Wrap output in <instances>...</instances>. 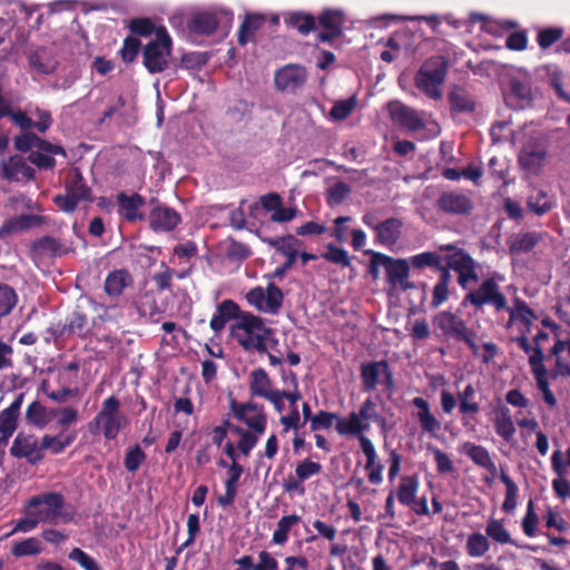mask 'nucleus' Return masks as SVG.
Listing matches in <instances>:
<instances>
[{
  "label": "nucleus",
  "instance_id": "1",
  "mask_svg": "<svg viewBox=\"0 0 570 570\" xmlns=\"http://www.w3.org/2000/svg\"><path fill=\"white\" fill-rule=\"evenodd\" d=\"M63 505L65 499L60 492H45L31 497L24 507L26 517L18 520L7 537L17 532H30L39 523L57 524L60 518L63 523L70 522L72 514L62 513Z\"/></svg>",
  "mask_w": 570,
  "mask_h": 570
},
{
  "label": "nucleus",
  "instance_id": "2",
  "mask_svg": "<svg viewBox=\"0 0 570 570\" xmlns=\"http://www.w3.org/2000/svg\"><path fill=\"white\" fill-rule=\"evenodd\" d=\"M445 266L440 272L439 279L433 287L431 307L438 308L449 299V287L452 279L450 271L458 274V284L462 289H468L471 283H478V263L464 249H458L454 254L444 257Z\"/></svg>",
  "mask_w": 570,
  "mask_h": 570
},
{
  "label": "nucleus",
  "instance_id": "3",
  "mask_svg": "<svg viewBox=\"0 0 570 570\" xmlns=\"http://www.w3.org/2000/svg\"><path fill=\"white\" fill-rule=\"evenodd\" d=\"M230 334L246 352L265 354L269 342L277 344L274 330L266 326L262 317L250 312H245L240 321L232 324Z\"/></svg>",
  "mask_w": 570,
  "mask_h": 570
},
{
  "label": "nucleus",
  "instance_id": "4",
  "mask_svg": "<svg viewBox=\"0 0 570 570\" xmlns=\"http://www.w3.org/2000/svg\"><path fill=\"white\" fill-rule=\"evenodd\" d=\"M435 334L444 341L464 343L474 355L479 354L478 334L459 313L441 311L432 318Z\"/></svg>",
  "mask_w": 570,
  "mask_h": 570
},
{
  "label": "nucleus",
  "instance_id": "5",
  "mask_svg": "<svg viewBox=\"0 0 570 570\" xmlns=\"http://www.w3.org/2000/svg\"><path fill=\"white\" fill-rule=\"evenodd\" d=\"M462 305H470L476 312L482 311L484 306H491L495 312L507 311L510 314L509 323L514 320V312L508 305V298L494 277L484 278L475 288L469 287L462 299Z\"/></svg>",
  "mask_w": 570,
  "mask_h": 570
},
{
  "label": "nucleus",
  "instance_id": "6",
  "mask_svg": "<svg viewBox=\"0 0 570 570\" xmlns=\"http://www.w3.org/2000/svg\"><path fill=\"white\" fill-rule=\"evenodd\" d=\"M371 254V261L368 264V274L373 279H377L380 275V268H384L386 274L387 283L395 287L400 286L403 291L413 288L407 278L410 275V266L406 259L393 258L382 253L368 252Z\"/></svg>",
  "mask_w": 570,
  "mask_h": 570
},
{
  "label": "nucleus",
  "instance_id": "7",
  "mask_svg": "<svg viewBox=\"0 0 570 570\" xmlns=\"http://www.w3.org/2000/svg\"><path fill=\"white\" fill-rule=\"evenodd\" d=\"M448 61L443 56H433L419 69L415 76V86L432 99H440L441 85L445 80Z\"/></svg>",
  "mask_w": 570,
  "mask_h": 570
},
{
  "label": "nucleus",
  "instance_id": "8",
  "mask_svg": "<svg viewBox=\"0 0 570 570\" xmlns=\"http://www.w3.org/2000/svg\"><path fill=\"white\" fill-rule=\"evenodd\" d=\"M120 401L117 396L110 395L104 400L100 411L96 414L89 426L101 428L106 440H115L120 430L128 424V419L119 412Z\"/></svg>",
  "mask_w": 570,
  "mask_h": 570
},
{
  "label": "nucleus",
  "instance_id": "9",
  "mask_svg": "<svg viewBox=\"0 0 570 570\" xmlns=\"http://www.w3.org/2000/svg\"><path fill=\"white\" fill-rule=\"evenodd\" d=\"M171 45V38L166 28L160 26L157 30V38L142 49V63L150 73H158L167 69Z\"/></svg>",
  "mask_w": 570,
  "mask_h": 570
},
{
  "label": "nucleus",
  "instance_id": "10",
  "mask_svg": "<svg viewBox=\"0 0 570 570\" xmlns=\"http://www.w3.org/2000/svg\"><path fill=\"white\" fill-rule=\"evenodd\" d=\"M229 407L234 417L246 424L250 432L263 434L267 426L264 405L256 402H237L230 399Z\"/></svg>",
  "mask_w": 570,
  "mask_h": 570
},
{
  "label": "nucleus",
  "instance_id": "11",
  "mask_svg": "<svg viewBox=\"0 0 570 570\" xmlns=\"http://www.w3.org/2000/svg\"><path fill=\"white\" fill-rule=\"evenodd\" d=\"M361 379L366 392L374 391L379 385H382L390 393L394 390L393 373L386 361L363 363L361 365Z\"/></svg>",
  "mask_w": 570,
  "mask_h": 570
},
{
  "label": "nucleus",
  "instance_id": "12",
  "mask_svg": "<svg viewBox=\"0 0 570 570\" xmlns=\"http://www.w3.org/2000/svg\"><path fill=\"white\" fill-rule=\"evenodd\" d=\"M10 455L16 459H23L30 465H37L45 459L41 440L32 433L20 431L12 442Z\"/></svg>",
  "mask_w": 570,
  "mask_h": 570
},
{
  "label": "nucleus",
  "instance_id": "13",
  "mask_svg": "<svg viewBox=\"0 0 570 570\" xmlns=\"http://www.w3.org/2000/svg\"><path fill=\"white\" fill-rule=\"evenodd\" d=\"M435 207L440 213L445 215L469 216L474 209V203L466 193L446 190L439 195Z\"/></svg>",
  "mask_w": 570,
  "mask_h": 570
},
{
  "label": "nucleus",
  "instance_id": "14",
  "mask_svg": "<svg viewBox=\"0 0 570 570\" xmlns=\"http://www.w3.org/2000/svg\"><path fill=\"white\" fill-rule=\"evenodd\" d=\"M70 252H73L71 244L49 235L36 238L29 246V256L33 262L61 257Z\"/></svg>",
  "mask_w": 570,
  "mask_h": 570
},
{
  "label": "nucleus",
  "instance_id": "15",
  "mask_svg": "<svg viewBox=\"0 0 570 570\" xmlns=\"http://www.w3.org/2000/svg\"><path fill=\"white\" fill-rule=\"evenodd\" d=\"M307 80V70L297 63H287L277 69L274 75L275 87L278 91L295 94L303 88Z\"/></svg>",
  "mask_w": 570,
  "mask_h": 570
},
{
  "label": "nucleus",
  "instance_id": "16",
  "mask_svg": "<svg viewBox=\"0 0 570 570\" xmlns=\"http://www.w3.org/2000/svg\"><path fill=\"white\" fill-rule=\"evenodd\" d=\"M150 204L154 207L148 215V220L154 232H171L181 223L180 214L174 208L160 204L157 198H151Z\"/></svg>",
  "mask_w": 570,
  "mask_h": 570
},
{
  "label": "nucleus",
  "instance_id": "17",
  "mask_svg": "<svg viewBox=\"0 0 570 570\" xmlns=\"http://www.w3.org/2000/svg\"><path fill=\"white\" fill-rule=\"evenodd\" d=\"M56 337L76 335L85 338L91 331L87 314L77 306L66 318L65 324H57L48 328Z\"/></svg>",
  "mask_w": 570,
  "mask_h": 570
},
{
  "label": "nucleus",
  "instance_id": "18",
  "mask_svg": "<svg viewBox=\"0 0 570 570\" xmlns=\"http://www.w3.org/2000/svg\"><path fill=\"white\" fill-rule=\"evenodd\" d=\"M345 21L344 12L340 9L326 8L322 10L316 19V27L322 31L316 36L320 42H332L342 35Z\"/></svg>",
  "mask_w": 570,
  "mask_h": 570
},
{
  "label": "nucleus",
  "instance_id": "19",
  "mask_svg": "<svg viewBox=\"0 0 570 570\" xmlns=\"http://www.w3.org/2000/svg\"><path fill=\"white\" fill-rule=\"evenodd\" d=\"M118 215L128 223L142 222L146 219L141 210L146 205V199L138 193L127 195L121 191L116 196Z\"/></svg>",
  "mask_w": 570,
  "mask_h": 570
},
{
  "label": "nucleus",
  "instance_id": "20",
  "mask_svg": "<svg viewBox=\"0 0 570 570\" xmlns=\"http://www.w3.org/2000/svg\"><path fill=\"white\" fill-rule=\"evenodd\" d=\"M390 116L394 124L409 131H416L425 127L424 120L419 114L400 101L387 105Z\"/></svg>",
  "mask_w": 570,
  "mask_h": 570
},
{
  "label": "nucleus",
  "instance_id": "21",
  "mask_svg": "<svg viewBox=\"0 0 570 570\" xmlns=\"http://www.w3.org/2000/svg\"><path fill=\"white\" fill-rule=\"evenodd\" d=\"M36 170L27 164L22 156L13 155L0 163V177L7 181L35 179Z\"/></svg>",
  "mask_w": 570,
  "mask_h": 570
},
{
  "label": "nucleus",
  "instance_id": "22",
  "mask_svg": "<svg viewBox=\"0 0 570 570\" xmlns=\"http://www.w3.org/2000/svg\"><path fill=\"white\" fill-rule=\"evenodd\" d=\"M297 243L298 240L292 235L279 237L269 242V244L275 247L277 252L286 257V262L273 272L271 275L272 278H283L284 275L293 267L298 255L296 248Z\"/></svg>",
  "mask_w": 570,
  "mask_h": 570
},
{
  "label": "nucleus",
  "instance_id": "23",
  "mask_svg": "<svg viewBox=\"0 0 570 570\" xmlns=\"http://www.w3.org/2000/svg\"><path fill=\"white\" fill-rule=\"evenodd\" d=\"M243 312L239 305L233 299H224L217 305L216 312L213 315L209 326L215 333H220L227 322L232 320L240 321Z\"/></svg>",
  "mask_w": 570,
  "mask_h": 570
},
{
  "label": "nucleus",
  "instance_id": "24",
  "mask_svg": "<svg viewBox=\"0 0 570 570\" xmlns=\"http://www.w3.org/2000/svg\"><path fill=\"white\" fill-rule=\"evenodd\" d=\"M43 217L35 214H21L6 220L0 226V237H6L11 234L22 233L30 228L42 225Z\"/></svg>",
  "mask_w": 570,
  "mask_h": 570
},
{
  "label": "nucleus",
  "instance_id": "25",
  "mask_svg": "<svg viewBox=\"0 0 570 570\" xmlns=\"http://www.w3.org/2000/svg\"><path fill=\"white\" fill-rule=\"evenodd\" d=\"M358 443L366 456L365 470L367 471L368 481L372 484L381 483L383 465L376 461V452L371 440L358 433Z\"/></svg>",
  "mask_w": 570,
  "mask_h": 570
},
{
  "label": "nucleus",
  "instance_id": "26",
  "mask_svg": "<svg viewBox=\"0 0 570 570\" xmlns=\"http://www.w3.org/2000/svg\"><path fill=\"white\" fill-rule=\"evenodd\" d=\"M373 227L376 233V240L384 246L391 247L401 237L403 222L399 218H387Z\"/></svg>",
  "mask_w": 570,
  "mask_h": 570
},
{
  "label": "nucleus",
  "instance_id": "27",
  "mask_svg": "<svg viewBox=\"0 0 570 570\" xmlns=\"http://www.w3.org/2000/svg\"><path fill=\"white\" fill-rule=\"evenodd\" d=\"M412 404L417 409L416 419L423 432L435 436L441 430V422L431 413L429 402L421 396H416L412 400Z\"/></svg>",
  "mask_w": 570,
  "mask_h": 570
},
{
  "label": "nucleus",
  "instance_id": "28",
  "mask_svg": "<svg viewBox=\"0 0 570 570\" xmlns=\"http://www.w3.org/2000/svg\"><path fill=\"white\" fill-rule=\"evenodd\" d=\"M132 283V276L127 269H115L107 275L104 291L109 297H119Z\"/></svg>",
  "mask_w": 570,
  "mask_h": 570
},
{
  "label": "nucleus",
  "instance_id": "29",
  "mask_svg": "<svg viewBox=\"0 0 570 570\" xmlns=\"http://www.w3.org/2000/svg\"><path fill=\"white\" fill-rule=\"evenodd\" d=\"M547 158V149L535 144L527 145L519 155L520 166L529 171L537 173L543 166Z\"/></svg>",
  "mask_w": 570,
  "mask_h": 570
},
{
  "label": "nucleus",
  "instance_id": "30",
  "mask_svg": "<svg viewBox=\"0 0 570 570\" xmlns=\"http://www.w3.org/2000/svg\"><path fill=\"white\" fill-rule=\"evenodd\" d=\"M493 413V425L495 433L505 442H510L517 431L510 409L507 405H499L494 409Z\"/></svg>",
  "mask_w": 570,
  "mask_h": 570
},
{
  "label": "nucleus",
  "instance_id": "31",
  "mask_svg": "<svg viewBox=\"0 0 570 570\" xmlns=\"http://www.w3.org/2000/svg\"><path fill=\"white\" fill-rule=\"evenodd\" d=\"M26 422L43 430L55 419L53 407H47L39 401L31 402L26 410Z\"/></svg>",
  "mask_w": 570,
  "mask_h": 570
},
{
  "label": "nucleus",
  "instance_id": "32",
  "mask_svg": "<svg viewBox=\"0 0 570 570\" xmlns=\"http://www.w3.org/2000/svg\"><path fill=\"white\" fill-rule=\"evenodd\" d=\"M65 191L69 193L77 202H92V190L88 186L81 171L76 169L65 183Z\"/></svg>",
  "mask_w": 570,
  "mask_h": 570
},
{
  "label": "nucleus",
  "instance_id": "33",
  "mask_svg": "<svg viewBox=\"0 0 570 570\" xmlns=\"http://www.w3.org/2000/svg\"><path fill=\"white\" fill-rule=\"evenodd\" d=\"M77 438L76 431L66 433L60 431L56 435L45 434L41 440L42 453L50 451L52 454L62 453L68 446H70Z\"/></svg>",
  "mask_w": 570,
  "mask_h": 570
},
{
  "label": "nucleus",
  "instance_id": "34",
  "mask_svg": "<svg viewBox=\"0 0 570 570\" xmlns=\"http://www.w3.org/2000/svg\"><path fill=\"white\" fill-rule=\"evenodd\" d=\"M420 487L417 474L402 475L396 490H394L397 501L405 507L414 502Z\"/></svg>",
  "mask_w": 570,
  "mask_h": 570
},
{
  "label": "nucleus",
  "instance_id": "35",
  "mask_svg": "<svg viewBox=\"0 0 570 570\" xmlns=\"http://www.w3.org/2000/svg\"><path fill=\"white\" fill-rule=\"evenodd\" d=\"M218 19L214 13L200 12L194 14L187 22V27L191 33L213 35L218 28Z\"/></svg>",
  "mask_w": 570,
  "mask_h": 570
},
{
  "label": "nucleus",
  "instance_id": "36",
  "mask_svg": "<svg viewBox=\"0 0 570 570\" xmlns=\"http://www.w3.org/2000/svg\"><path fill=\"white\" fill-rule=\"evenodd\" d=\"M284 22L288 28L296 29L303 36L316 30V18L304 11L288 12L284 16Z\"/></svg>",
  "mask_w": 570,
  "mask_h": 570
},
{
  "label": "nucleus",
  "instance_id": "37",
  "mask_svg": "<svg viewBox=\"0 0 570 570\" xmlns=\"http://www.w3.org/2000/svg\"><path fill=\"white\" fill-rule=\"evenodd\" d=\"M543 360L544 354H541L539 348L535 351V354L529 355V365L534 376L537 389L541 392V394H543L544 391L551 390L548 380V371Z\"/></svg>",
  "mask_w": 570,
  "mask_h": 570
},
{
  "label": "nucleus",
  "instance_id": "38",
  "mask_svg": "<svg viewBox=\"0 0 570 570\" xmlns=\"http://www.w3.org/2000/svg\"><path fill=\"white\" fill-rule=\"evenodd\" d=\"M465 454L474 464L489 471L492 475L497 473V465L492 460L489 451L482 446L471 442L465 443Z\"/></svg>",
  "mask_w": 570,
  "mask_h": 570
},
{
  "label": "nucleus",
  "instance_id": "39",
  "mask_svg": "<svg viewBox=\"0 0 570 570\" xmlns=\"http://www.w3.org/2000/svg\"><path fill=\"white\" fill-rule=\"evenodd\" d=\"M543 235L538 232H524L514 235L510 243V252L512 254L529 253L531 252L541 240Z\"/></svg>",
  "mask_w": 570,
  "mask_h": 570
},
{
  "label": "nucleus",
  "instance_id": "40",
  "mask_svg": "<svg viewBox=\"0 0 570 570\" xmlns=\"http://www.w3.org/2000/svg\"><path fill=\"white\" fill-rule=\"evenodd\" d=\"M264 20L259 13H247L238 29V43L245 46L253 41L255 32L263 26Z\"/></svg>",
  "mask_w": 570,
  "mask_h": 570
},
{
  "label": "nucleus",
  "instance_id": "41",
  "mask_svg": "<svg viewBox=\"0 0 570 570\" xmlns=\"http://www.w3.org/2000/svg\"><path fill=\"white\" fill-rule=\"evenodd\" d=\"M272 390V381L264 368L259 367L252 371L249 376V392L252 396L265 399Z\"/></svg>",
  "mask_w": 570,
  "mask_h": 570
},
{
  "label": "nucleus",
  "instance_id": "42",
  "mask_svg": "<svg viewBox=\"0 0 570 570\" xmlns=\"http://www.w3.org/2000/svg\"><path fill=\"white\" fill-rule=\"evenodd\" d=\"M490 548L491 542L487 534L472 532L466 538L465 552L470 558H481L490 551Z\"/></svg>",
  "mask_w": 570,
  "mask_h": 570
},
{
  "label": "nucleus",
  "instance_id": "43",
  "mask_svg": "<svg viewBox=\"0 0 570 570\" xmlns=\"http://www.w3.org/2000/svg\"><path fill=\"white\" fill-rule=\"evenodd\" d=\"M352 220V217L350 216H340L334 220V228L332 230V236L338 242V243H345L348 242L353 246L354 249H356V229L350 228L347 223Z\"/></svg>",
  "mask_w": 570,
  "mask_h": 570
},
{
  "label": "nucleus",
  "instance_id": "44",
  "mask_svg": "<svg viewBox=\"0 0 570 570\" xmlns=\"http://www.w3.org/2000/svg\"><path fill=\"white\" fill-rule=\"evenodd\" d=\"M449 102L451 110L455 112H473L475 110L474 100L462 87H455L449 94Z\"/></svg>",
  "mask_w": 570,
  "mask_h": 570
},
{
  "label": "nucleus",
  "instance_id": "45",
  "mask_svg": "<svg viewBox=\"0 0 570 570\" xmlns=\"http://www.w3.org/2000/svg\"><path fill=\"white\" fill-rule=\"evenodd\" d=\"M485 534L489 540H492L495 543L517 546L509 531L504 528L502 521L499 519L491 518L487 522Z\"/></svg>",
  "mask_w": 570,
  "mask_h": 570
},
{
  "label": "nucleus",
  "instance_id": "46",
  "mask_svg": "<svg viewBox=\"0 0 570 570\" xmlns=\"http://www.w3.org/2000/svg\"><path fill=\"white\" fill-rule=\"evenodd\" d=\"M301 517L297 514L284 515L277 522V527L273 533V542L283 546L288 540L291 529L301 522Z\"/></svg>",
  "mask_w": 570,
  "mask_h": 570
},
{
  "label": "nucleus",
  "instance_id": "47",
  "mask_svg": "<svg viewBox=\"0 0 570 570\" xmlns=\"http://www.w3.org/2000/svg\"><path fill=\"white\" fill-rule=\"evenodd\" d=\"M410 263L413 268L422 269L425 267L434 268L441 272L445 265L442 263V257L435 252H423L410 257Z\"/></svg>",
  "mask_w": 570,
  "mask_h": 570
},
{
  "label": "nucleus",
  "instance_id": "48",
  "mask_svg": "<svg viewBox=\"0 0 570 570\" xmlns=\"http://www.w3.org/2000/svg\"><path fill=\"white\" fill-rule=\"evenodd\" d=\"M283 291L273 282L265 289V313L276 315L283 305Z\"/></svg>",
  "mask_w": 570,
  "mask_h": 570
},
{
  "label": "nucleus",
  "instance_id": "49",
  "mask_svg": "<svg viewBox=\"0 0 570 570\" xmlns=\"http://www.w3.org/2000/svg\"><path fill=\"white\" fill-rule=\"evenodd\" d=\"M527 207L533 214L542 216L550 212L554 207V204L549 199L546 191L538 190L535 194L528 197Z\"/></svg>",
  "mask_w": 570,
  "mask_h": 570
},
{
  "label": "nucleus",
  "instance_id": "50",
  "mask_svg": "<svg viewBox=\"0 0 570 570\" xmlns=\"http://www.w3.org/2000/svg\"><path fill=\"white\" fill-rule=\"evenodd\" d=\"M475 394V389L472 384H468L464 390L459 393V412L462 415H473L480 412V404L472 401Z\"/></svg>",
  "mask_w": 570,
  "mask_h": 570
},
{
  "label": "nucleus",
  "instance_id": "51",
  "mask_svg": "<svg viewBox=\"0 0 570 570\" xmlns=\"http://www.w3.org/2000/svg\"><path fill=\"white\" fill-rule=\"evenodd\" d=\"M17 303L18 294L16 289L6 283H0V317L9 315Z\"/></svg>",
  "mask_w": 570,
  "mask_h": 570
},
{
  "label": "nucleus",
  "instance_id": "52",
  "mask_svg": "<svg viewBox=\"0 0 570 570\" xmlns=\"http://www.w3.org/2000/svg\"><path fill=\"white\" fill-rule=\"evenodd\" d=\"M564 30L561 27H547L539 29L537 42L541 49H548L562 39Z\"/></svg>",
  "mask_w": 570,
  "mask_h": 570
},
{
  "label": "nucleus",
  "instance_id": "53",
  "mask_svg": "<svg viewBox=\"0 0 570 570\" xmlns=\"http://www.w3.org/2000/svg\"><path fill=\"white\" fill-rule=\"evenodd\" d=\"M41 543L39 539L35 537L16 542L11 549L12 554L17 558L26 556H38L41 553Z\"/></svg>",
  "mask_w": 570,
  "mask_h": 570
},
{
  "label": "nucleus",
  "instance_id": "54",
  "mask_svg": "<svg viewBox=\"0 0 570 570\" xmlns=\"http://www.w3.org/2000/svg\"><path fill=\"white\" fill-rule=\"evenodd\" d=\"M55 419L57 417V426L60 431H65L69 425L75 424L79 420V412L76 407L63 406L53 407Z\"/></svg>",
  "mask_w": 570,
  "mask_h": 570
},
{
  "label": "nucleus",
  "instance_id": "55",
  "mask_svg": "<svg viewBox=\"0 0 570 570\" xmlns=\"http://www.w3.org/2000/svg\"><path fill=\"white\" fill-rule=\"evenodd\" d=\"M158 28L149 18H134L128 23L130 32L140 37H149L153 33L157 37Z\"/></svg>",
  "mask_w": 570,
  "mask_h": 570
},
{
  "label": "nucleus",
  "instance_id": "56",
  "mask_svg": "<svg viewBox=\"0 0 570 570\" xmlns=\"http://www.w3.org/2000/svg\"><path fill=\"white\" fill-rule=\"evenodd\" d=\"M321 256L327 262L341 267L351 266V257L348 256V253L345 249L335 246L334 244H328L326 246V252Z\"/></svg>",
  "mask_w": 570,
  "mask_h": 570
},
{
  "label": "nucleus",
  "instance_id": "57",
  "mask_svg": "<svg viewBox=\"0 0 570 570\" xmlns=\"http://www.w3.org/2000/svg\"><path fill=\"white\" fill-rule=\"evenodd\" d=\"M146 460V453L140 445L130 446L125 454L124 466L128 472H136Z\"/></svg>",
  "mask_w": 570,
  "mask_h": 570
},
{
  "label": "nucleus",
  "instance_id": "58",
  "mask_svg": "<svg viewBox=\"0 0 570 570\" xmlns=\"http://www.w3.org/2000/svg\"><path fill=\"white\" fill-rule=\"evenodd\" d=\"M356 106V94L352 95L346 100L337 101L330 111V117L333 120L346 119Z\"/></svg>",
  "mask_w": 570,
  "mask_h": 570
},
{
  "label": "nucleus",
  "instance_id": "59",
  "mask_svg": "<svg viewBox=\"0 0 570 570\" xmlns=\"http://www.w3.org/2000/svg\"><path fill=\"white\" fill-rule=\"evenodd\" d=\"M538 523L539 517L534 511V503L532 500H529L525 514L521 522L523 533L529 538H533L537 534Z\"/></svg>",
  "mask_w": 570,
  "mask_h": 570
},
{
  "label": "nucleus",
  "instance_id": "60",
  "mask_svg": "<svg viewBox=\"0 0 570 570\" xmlns=\"http://www.w3.org/2000/svg\"><path fill=\"white\" fill-rule=\"evenodd\" d=\"M351 193L350 186L344 181H337L332 185L326 193V200L330 206H336L344 202Z\"/></svg>",
  "mask_w": 570,
  "mask_h": 570
},
{
  "label": "nucleus",
  "instance_id": "61",
  "mask_svg": "<svg viewBox=\"0 0 570 570\" xmlns=\"http://www.w3.org/2000/svg\"><path fill=\"white\" fill-rule=\"evenodd\" d=\"M549 82L561 100L570 102V95L563 89V72L558 66L549 68Z\"/></svg>",
  "mask_w": 570,
  "mask_h": 570
},
{
  "label": "nucleus",
  "instance_id": "62",
  "mask_svg": "<svg viewBox=\"0 0 570 570\" xmlns=\"http://www.w3.org/2000/svg\"><path fill=\"white\" fill-rule=\"evenodd\" d=\"M140 47L141 42L139 39L132 36L126 37L122 43V48L120 49L121 59L126 63L132 62L136 59Z\"/></svg>",
  "mask_w": 570,
  "mask_h": 570
},
{
  "label": "nucleus",
  "instance_id": "63",
  "mask_svg": "<svg viewBox=\"0 0 570 570\" xmlns=\"http://www.w3.org/2000/svg\"><path fill=\"white\" fill-rule=\"evenodd\" d=\"M250 254H252V252L247 245H245L240 242H237L235 239H233L229 243V245L226 249V257L229 261H234V262H244L245 259H247L250 256Z\"/></svg>",
  "mask_w": 570,
  "mask_h": 570
},
{
  "label": "nucleus",
  "instance_id": "64",
  "mask_svg": "<svg viewBox=\"0 0 570 570\" xmlns=\"http://www.w3.org/2000/svg\"><path fill=\"white\" fill-rule=\"evenodd\" d=\"M69 559L78 562L85 570H100L95 559L80 548H73L69 553Z\"/></svg>",
  "mask_w": 570,
  "mask_h": 570
}]
</instances>
